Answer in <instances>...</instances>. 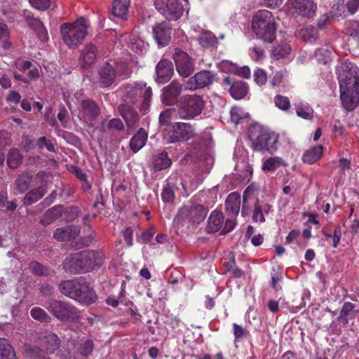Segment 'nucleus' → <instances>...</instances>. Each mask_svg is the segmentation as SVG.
I'll return each mask as SVG.
<instances>
[{
    "mask_svg": "<svg viewBox=\"0 0 359 359\" xmlns=\"http://www.w3.org/2000/svg\"><path fill=\"white\" fill-rule=\"evenodd\" d=\"M100 81L103 86H109L112 84L116 77L129 75L128 66L126 62H120L113 67L109 63H105L100 70Z\"/></svg>",
    "mask_w": 359,
    "mask_h": 359,
    "instance_id": "obj_12",
    "label": "nucleus"
},
{
    "mask_svg": "<svg viewBox=\"0 0 359 359\" xmlns=\"http://www.w3.org/2000/svg\"><path fill=\"white\" fill-rule=\"evenodd\" d=\"M148 44L139 36L133 34L130 37L129 47L137 54L144 53Z\"/></svg>",
    "mask_w": 359,
    "mask_h": 359,
    "instance_id": "obj_36",
    "label": "nucleus"
},
{
    "mask_svg": "<svg viewBox=\"0 0 359 359\" xmlns=\"http://www.w3.org/2000/svg\"><path fill=\"white\" fill-rule=\"evenodd\" d=\"M340 98L344 108L347 111L354 110L359 104V79L353 83H347L341 78L339 83Z\"/></svg>",
    "mask_w": 359,
    "mask_h": 359,
    "instance_id": "obj_9",
    "label": "nucleus"
},
{
    "mask_svg": "<svg viewBox=\"0 0 359 359\" xmlns=\"http://www.w3.org/2000/svg\"><path fill=\"white\" fill-rule=\"evenodd\" d=\"M332 53V48L325 45L316 50L315 57L318 62L327 64L331 60Z\"/></svg>",
    "mask_w": 359,
    "mask_h": 359,
    "instance_id": "obj_39",
    "label": "nucleus"
},
{
    "mask_svg": "<svg viewBox=\"0 0 359 359\" xmlns=\"http://www.w3.org/2000/svg\"><path fill=\"white\" fill-rule=\"evenodd\" d=\"M226 211L233 217H236L240 209V196L236 193H231L226 199Z\"/></svg>",
    "mask_w": 359,
    "mask_h": 359,
    "instance_id": "obj_30",
    "label": "nucleus"
},
{
    "mask_svg": "<svg viewBox=\"0 0 359 359\" xmlns=\"http://www.w3.org/2000/svg\"><path fill=\"white\" fill-rule=\"evenodd\" d=\"M89 25L81 17L71 23H63L60 27L62 41L70 48H77L88 34Z\"/></svg>",
    "mask_w": 359,
    "mask_h": 359,
    "instance_id": "obj_6",
    "label": "nucleus"
},
{
    "mask_svg": "<svg viewBox=\"0 0 359 359\" xmlns=\"http://www.w3.org/2000/svg\"><path fill=\"white\" fill-rule=\"evenodd\" d=\"M31 5L39 11H45L49 8L50 0H29Z\"/></svg>",
    "mask_w": 359,
    "mask_h": 359,
    "instance_id": "obj_57",
    "label": "nucleus"
},
{
    "mask_svg": "<svg viewBox=\"0 0 359 359\" xmlns=\"http://www.w3.org/2000/svg\"><path fill=\"white\" fill-rule=\"evenodd\" d=\"M44 119L50 126L55 127L57 125V121L54 117L52 107H48L46 109Z\"/></svg>",
    "mask_w": 359,
    "mask_h": 359,
    "instance_id": "obj_61",
    "label": "nucleus"
},
{
    "mask_svg": "<svg viewBox=\"0 0 359 359\" xmlns=\"http://www.w3.org/2000/svg\"><path fill=\"white\" fill-rule=\"evenodd\" d=\"M31 316L40 322H49L50 318L47 313L40 307H34L30 310Z\"/></svg>",
    "mask_w": 359,
    "mask_h": 359,
    "instance_id": "obj_47",
    "label": "nucleus"
},
{
    "mask_svg": "<svg viewBox=\"0 0 359 359\" xmlns=\"http://www.w3.org/2000/svg\"><path fill=\"white\" fill-rule=\"evenodd\" d=\"M156 79L158 83H165L169 81L173 74L172 63L167 60H161L156 67Z\"/></svg>",
    "mask_w": 359,
    "mask_h": 359,
    "instance_id": "obj_20",
    "label": "nucleus"
},
{
    "mask_svg": "<svg viewBox=\"0 0 359 359\" xmlns=\"http://www.w3.org/2000/svg\"><path fill=\"white\" fill-rule=\"evenodd\" d=\"M15 185L20 193L25 192L30 186L34 187V177L29 172H23L16 179Z\"/></svg>",
    "mask_w": 359,
    "mask_h": 359,
    "instance_id": "obj_32",
    "label": "nucleus"
},
{
    "mask_svg": "<svg viewBox=\"0 0 359 359\" xmlns=\"http://www.w3.org/2000/svg\"><path fill=\"white\" fill-rule=\"evenodd\" d=\"M40 347L26 344L25 355L29 359H48V354L53 353L59 346V339L55 334L45 332L39 337Z\"/></svg>",
    "mask_w": 359,
    "mask_h": 359,
    "instance_id": "obj_7",
    "label": "nucleus"
},
{
    "mask_svg": "<svg viewBox=\"0 0 359 359\" xmlns=\"http://www.w3.org/2000/svg\"><path fill=\"white\" fill-rule=\"evenodd\" d=\"M354 309V305L351 302H345L340 311L339 318L346 321L348 313Z\"/></svg>",
    "mask_w": 359,
    "mask_h": 359,
    "instance_id": "obj_60",
    "label": "nucleus"
},
{
    "mask_svg": "<svg viewBox=\"0 0 359 359\" xmlns=\"http://www.w3.org/2000/svg\"><path fill=\"white\" fill-rule=\"evenodd\" d=\"M153 35L158 46H165L170 40L171 27L166 22L158 24L153 28Z\"/></svg>",
    "mask_w": 359,
    "mask_h": 359,
    "instance_id": "obj_18",
    "label": "nucleus"
},
{
    "mask_svg": "<svg viewBox=\"0 0 359 359\" xmlns=\"http://www.w3.org/2000/svg\"><path fill=\"white\" fill-rule=\"evenodd\" d=\"M272 211V206L266 203H260L258 199L254 203L252 219L254 222L263 223L265 216Z\"/></svg>",
    "mask_w": 359,
    "mask_h": 359,
    "instance_id": "obj_22",
    "label": "nucleus"
},
{
    "mask_svg": "<svg viewBox=\"0 0 359 359\" xmlns=\"http://www.w3.org/2000/svg\"><path fill=\"white\" fill-rule=\"evenodd\" d=\"M31 271L37 276H46L48 274V269L38 262H32L29 264Z\"/></svg>",
    "mask_w": 359,
    "mask_h": 359,
    "instance_id": "obj_55",
    "label": "nucleus"
},
{
    "mask_svg": "<svg viewBox=\"0 0 359 359\" xmlns=\"http://www.w3.org/2000/svg\"><path fill=\"white\" fill-rule=\"evenodd\" d=\"M231 119L235 124H238L243 119H248L250 118V115L248 112H245L243 109L238 107H233L231 108Z\"/></svg>",
    "mask_w": 359,
    "mask_h": 359,
    "instance_id": "obj_45",
    "label": "nucleus"
},
{
    "mask_svg": "<svg viewBox=\"0 0 359 359\" xmlns=\"http://www.w3.org/2000/svg\"><path fill=\"white\" fill-rule=\"evenodd\" d=\"M229 93L236 100L243 98L248 93V87L243 81H236L231 85Z\"/></svg>",
    "mask_w": 359,
    "mask_h": 359,
    "instance_id": "obj_38",
    "label": "nucleus"
},
{
    "mask_svg": "<svg viewBox=\"0 0 359 359\" xmlns=\"http://www.w3.org/2000/svg\"><path fill=\"white\" fill-rule=\"evenodd\" d=\"M50 180V172L39 171L34 177V187H36L26 194L23 200L24 204L29 205L40 200L45 195Z\"/></svg>",
    "mask_w": 359,
    "mask_h": 359,
    "instance_id": "obj_11",
    "label": "nucleus"
},
{
    "mask_svg": "<svg viewBox=\"0 0 359 359\" xmlns=\"http://www.w3.org/2000/svg\"><path fill=\"white\" fill-rule=\"evenodd\" d=\"M21 95L19 93L15 90H12L9 93L6 97L8 102L18 104L20 102Z\"/></svg>",
    "mask_w": 359,
    "mask_h": 359,
    "instance_id": "obj_64",
    "label": "nucleus"
},
{
    "mask_svg": "<svg viewBox=\"0 0 359 359\" xmlns=\"http://www.w3.org/2000/svg\"><path fill=\"white\" fill-rule=\"evenodd\" d=\"M104 255L102 251L84 250L67 257L63 264L64 269L72 273H83L99 268L103 263Z\"/></svg>",
    "mask_w": 359,
    "mask_h": 359,
    "instance_id": "obj_1",
    "label": "nucleus"
},
{
    "mask_svg": "<svg viewBox=\"0 0 359 359\" xmlns=\"http://www.w3.org/2000/svg\"><path fill=\"white\" fill-rule=\"evenodd\" d=\"M22 156L18 149H12L7 156V164L11 168H16L21 163Z\"/></svg>",
    "mask_w": 359,
    "mask_h": 359,
    "instance_id": "obj_43",
    "label": "nucleus"
},
{
    "mask_svg": "<svg viewBox=\"0 0 359 359\" xmlns=\"http://www.w3.org/2000/svg\"><path fill=\"white\" fill-rule=\"evenodd\" d=\"M205 107L203 98L197 95H185L180 98L179 116L184 119L194 118L201 114Z\"/></svg>",
    "mask_w": 359,
    "mask_h": 359,
    "instance_id": "obj_10",
    "label": "nucleus"
},
{
    "mask_svg": "<svg viewBox=\"0 0 359 359\" xmlns=\"http://www.w3.org/2000/svg\"><path fill=\"white\" fill-rule=\"evenodd\" d=\"M236 226L235 217L231 216V218H228L226 221H224L223 226L222 228V232L226 233L231 231Z\"/></svg>",
    "mask_w": 359,
    "mask_h": 359,
    "instance_id": "obj_59",
    "label": "nucleus"
},
{
    "mask_svg": "<svg viewBox=\"0 0 359 359\" xmlns=\"http://www.w3.org/2000/svg\"><path fill=\"white\" fill-rule=\"evenodd\" d=\"M174 189L175 187L172 183L168 182L166 184L161 194V198L164 202L169 203L172 202L174 200Z\"/></svg>",
    "mask_w": 359,
    "mask_h": 359,
    "instance_id": "obj_49",
    "label": "nucleus"
},
{
    "mask_svg": "<svg viewBox=\"0 0 359 359\" xmlns=\"http://www.w3.org/2000/svg\"><path fill=\"white\" fill-rule=\"evenodd\" d=\"M79 233V229L75 226H67L57 229L53 238L59 241H69L75 238Z\"/></svg>",
    "mask_w": 359,
    "mask_h": 359,
    "instance_id": "obj_24",
    "label": "nucleus"
},
{
    "mask_svg": "<svg viewBox=\"0 0 359 359\" xmlns=\"http://www.w3.org/2000/svg\"><path fill=\"white\" fill-rule=\"evenodd\" d=\"M287 5L292 14L305 18H312L317 10L314 0H287Z\"/></svg>",
    "mask_w": 359,
    "mask_h": 359,
    "instance_id": "obj_15",
    "label": "nucleus"
},
{
    "mask_svg": "<svg viewBox=\"0 0 359 359\" xmlns=\"http://www.w3.org/2000/svg\"><path fill=\"white\" fill-rule=\"evenodd\" d=\"M59 290L65 296L85 305H90L97 299L94 290L81 277L62 281L59 285Z\"/></svg>",
    "mask_w": 359,
    "mask_h": 359,
    "instance_id": "obj_2",
    "label": "nucleus"
},
{
    "mask_svg": "<svg viewBox=\"0 0 359 359\" xmlns=\"http://www.w3.org/2000/svg\"><path fill=\"white\" fill-rule=\"evenodd\" d=\"M232 327L234 336V342L243 340L248 334V331L237 323H233Z\"/></svg>",
    "mask_w": 359,
    "mask_h": 359,
    "instance_id": "obj_50",
    "label": "nucleus"
},
{
    "mask_svg": "<svg viewBox=\"0 0 359 359\" xmlns=\"http://www.w3.org/2000/svg\"><path fill=\"white\" fill-rule=\"evenodd\" d=\"M177 117V112L174 108H170L161 113L159 123L161 126H169L168 123L172 118Z\"/></svg>",
    "mask_w": 359,
    "mask_h": 359,
    "instance_id": "obj_48",
    "label": "nucleus"
},
{
    "mask_svg": "<svg viewBox=\"0 0 359 359\" xmlns=\"http://www.w3.org/2000/svg\"><path fill=\"white\" fill-rule=\"evenodd\" d=\"M26 20L29 25L37 31H42L44 29L43 24L39 18H34L30 13L26 15Z\"/></svg>",
    "mask_w": 359,
    "mask_h": 359,
    "instance_id": "obj_54",
    "label": "nucleus"
},
{
    "mask_svg": "<svg viewBox=\"0 0 359 359\" xmlns=\"http://www.w3.org/2000/svg\"><path fill=\"white\" fill-rule=\"evenodd\" d=\"M281 283H282V277H281V271L279 266L273 267L271 272V287L276 290L279 291L281 290Z\"/></svg>",
    "mask_w": 359,
    "mask_h": 359,
    "instance_id": "obj_46",
    "label": "nucleus"
},
{
    "mask_svg": "<svg viewBox=\"0 0 359 359\" xmlns=\"http://www.w3.org/2000/svg\"><path fill=\"white\" fill-rule=\"evenodd\" d=\"M358 74L359 69L355 64L350 62H345L341 64L337 68L339 83H341V78L348 81L349 78L351 79L352 76L358 75Z\"/></svg>",
    "mask_w": 359,
    "mask_h": 359,
    "instance_id": "obj_23",
    "label": "nucleus"
},
{
    "mask_svg": "<svg viewBox=\"0 0 359 359\" xmlns=\"http://www.w3.org/2000/svg\"><path fill=\"white\" fill-rule=\"evenodd\" d=\"M147 138L148 135L144 129L140 128L130 141V149L135 153L139 151L145 145Z\"/></svg>",
    "mask_w": 359,
    "mask_h": 359,
    "instance_id": "obj_26",
    "label": "nucleus"
},
{
    "mask_svg": "<svg viewBox=\"0 0 359 359\" xmlns=\"http://www.w3.org/2000/svg\"><path fill=\"white\" fill-rule=\"evenodd\" d=\"M195 135L192 126L187 123L177 122L168 126L163 132V140L167 143L184 142Z\"/></svg>",
    "mask_w": 359,
    "mask_h": 359,
    "instance_id": "obj_8",
    "label": "nucleus"
},
{
    "mask_svg": "<svg viewBox=\"0 0 359 359\" xmlns=\"http://www.w3.org/2000/svg\"><path fill=\"white\" fill-rule=\"evenodd\" d=\"M323 152V147L316 145L308 149L303 155L302 160L304 163L313 164L316 162Z\"/></svg>",
    "mask_w": 359,
    "mask_h": 359,
    "instance_id": "obj_31",
    "label": "nucleus"
},
{
    "mask_svg": "<svg viewBox=\"0 0 359 359\" xmlns=\"http://www.w3.org/2000/svg\"><path fill=\"white\" fill-rule=\"evenodd\" d=\"M100 109L94 101L91 100H83L81 103L80 119L91 121L98 116Z\"/></svg>",
    "mask_w": 359,
    "mask_h": 359,
    "instance_id": "obj_21",
    "label": "nucleus"
},
{
    "mask_svg": "<svg viewBox=\"0 0 359 359\" xmlns=\"http://www.w3.org/2000/svg\"><path fill=\"white\" fill-rule=\"evenodd\" d=\"M43 306L57 319L73 320L78 317L76 309L70 304L58 300L50 299Z\"/></svg>",
    "mask_w": 359,
    "mask_h": 359,
    "instance_id": "obj_13",
    "label": "nucleus"
},
{
    "mask_svg": "<svg viewBox=\"0 0 359 359\" xmlns=\"http://www.w3.org/2000/svg\"><path fill=\"white\" fill-rule=\"evenodd\" d=\"M276 106L281 110L286 111L290 107L289 99L283 95H277L274 97Z\"/></svg>",
    "mask_w": 359,
    "mask_h": 359,
    "instance_id": "obj_52",
    "label": "nucleus"
},
{
    "mask_svg": "<svg viewBox=\"0 0 359 359\" xmlns=\"http://www.w3.org/2000/svg\"><path fill=\"white\" fill-rule=\"evenodd\" d=\"M9 35L8 26L2 20H0V41L4 40L3 47L5 49H8L11 46V43L7 41Z\"/></svg>",
    "mask_w": 359,
    "mask_h": 359,
    "instance_id": "obj_51",
    "label": "nucleus"
},
{
    "mask_svg": "<svg viewBox=\"0 0 359 359\" xmlns=\"http://www.w3.org/2000/svg\"><path fill=\"white\" fill-rule=\"evenodd\" d=\"M249 54L251 59L255 61L262 60L264 57V50L257 46L250 48Z\"/></svg>",
    "mask_w": 359,
    "mask_h": 359,
    "instance_id": "obj_58",
    "label": "nucleus"
},
{
    "mask_svg": "<svg viewBox=\"0 0 359 359\" xmlns=\"http://www.w3.org/2000/svg\"><path fill=\"white\" fill-rule=\"evenodd\" d=\"M65 208L62 205H55L48 210L43 215L41 222L43 225H48L53 221L62 217Z\"/></svg>",
    "mask_w": 359,
    "mask_h": 359,
    "instance_id": "obj_33",
    "label": "nucleus"
},
{
    "mask_svg": "<svg viewBox=\"0 0 359 359\" xmlns=\"http://www.w3.org/2000/svg\"><path fill=\"white\" fill-rule=\"evenodd\" d=\"M96 46L91 43L84 47L80 57V62L83 67H88L94 62L96 57Z\"/></svg>",
    "mask_w": 359,
    "mask_h": 359,
    "instance_id": "obj_25",
    "label": "nucleus"
},
{
    "mask_svg": "<svg viewBox=\"0 0 359 359\" xmlns=\"http://www.w3.org/2000/svg\"><path fill=\"white\" fill-rule=\"evenodd\" d=\"M107 127L109 129L121 130L123 128V124L119 118H112L107 123Z\"/></svg>",
    "mask_w": 359,
    "mask_h": 359,
    "instance_id": "obj_63",
    "label": "nucleus"
},
{
    "mask_svg": "<svg viewBox=\"0 0 359 359\" xmlns=\"http://www.w3.org/2000/svg\"><path fill=\"white\" fill-rule=\"evenodd\" d=\"M130 0H114L112 7V15L123 19L128 13Z\"/></svg>",
    "mask_w": 359,
    "mask_h": 359,
    "instance_id": "obj_34",
    "label": "nucleus"
},
{
    "mask_svg": "<svg viewBox=\"0 0 359 359\" xmlns=\"http://www.w3.org/2000/svg\"><path fill=\"white\" fill-rule=\"evenodd\" d=\"M172 57L176 69L181 76L186 78L193 73L194 71V61L187 53L176 48Z\"/></svg>",
    "mask_w": 359,
    "mask_h": 359,
    "instance_id": "obj_16",
    "label": "nucleus"
},
{
    "mask_svg": "<svg viewBox=\"0 0 359 359\" xmlns=\"http://www.w3.org/2000/svg\"><path fill=\"white\" fill-rule=\"evenodd\" d=\"M121 116L128 127L134 126L139 119L136 111L129 107H125L122 109Z\"/></svg>",
    "mask_w": 359,
    "mask_h": 359,
    "instance_id": "obj_41",
    "label": "nucleus"
},
{
    "mask_svg": "<svg viewBox=\"0 0 359 359\" xmlns=\"http://www.w3.org/2000/svg\"><path fill=\"white\" fill-rule=\"evenodd\" d=\"M254 81L259 86L264 85L267 80L266 73L261 69H257L254 72Z\"/></svg>",
    "mask_w": 359,
    "mask_h": 359,
    "instance_id": "obj_56",
    "label": "nucleus"
},
{
    "mask_svg": "<svg viewBox=\"0 0 359 359\" xmlns=\"http://www.w3.org/2000/svg\"><path fill=\"white\" fill-rule=\"evenodd\" d=\"M318 32L316 29L311 26L307 25L299 30V36L306 42L313 43L317 39Z\"/></svg>",
    "mask_w": 359,
    "mask_h": 359,
    "instance_id": "obj_42",
    "label": "nucleus"
},
{
    "mask_svg": "<svg viewBox=\"0 0 359 359\" xmlns=\"http://www.w3.org/2000/svg\"><path fill=\"white\" fill-rule=\"evenodd\" d=\"M213 77L214 74L211 72L201 71L188 79L185 88L188 90L203 88L212 83Z\"/></svg>",
    "mask_w": 359,
    "mask_h": 359,
    "instance_id": "obj_17",
    "label": "nucleus"
},
{
    "mask_svg": "<svg viewBox=\"0 0 359 359\" xmlns=\"http://www.w3.org/2000/svg\"><path fill=\"white\" fill-rule=\"evenodd\" d=\"M224 224V217L221 211L214 210L208 218L207 229L208 232L215 233L222 229Z\"/></svg>",
    "mask_w": 359,
    "mask_h": 359,
    "instance_id": "obj_27",
    "label": "nucleus"
},
{
    "mask_svg": "<svg viewBox=\"0 0 359 359\" xmlns=\"http://www.w3.org/2000/svg\"><path fill=\"white\" fill-rule=\"evenodd\" d=\"M285 165V163L282 158L279 156L269 157L264 161L262 169L264 172H272Z\"/></svg>",
    "mask_w": 359,
    "mask_h": 359,
    "instance_id": "obj_35",
    "label": "nucleus"
},
{
    "mask_svg": "<svg viewBox=\"0 0 359 359\" xmlns=\"http://www.w3.org/2000/svg\"><path fill=\"white\" fill-rule=\"evenodd\" d=\"M297 115L302 118L310 120L313 118V110L306 103H299L295 106Z\"/></svg>",
    "mask_w": 359,
    "mask_h": 359,
    "instance_id": "obj_44",
    "label": "nucleus"
},
{
    "mask_svg": "<svg viewBox=\"0 0 359 359\" xmlns=\"http://www.w3.org/2000/svg\"><path fill=\"white\" fill-rule=\"evenodd\" d=\"M198 43L205 48H215L217 46V39L208 30H203L197 36Z\"/></svg>",
    "mask_w": 359,
    "mask_h": 359,
    "instance_id": "obj_28",
    "label": "nucleus"
},
{
    "mask_svg": "<svg viewBox=\"0 0 359 359\" xmlns=\"http://www.w3.org/2000/svg\"><path fill=\"white\" fill-rule=\"evenodd\" d=\"M38 145L39 148L46 147L49 151H55V149L53 143L50 141L47 140L45 137H41L39 139Z\"/></svg>",
    "mask_w": 359,
    "mask_h": 359,
    "instance_id": "obj_62",
    "label": "nucleus"
},
{
    "mask_svg": "<svg viewBox=\"0 0 359 359\" xmlns=\"http://www.w3.org/2000/svg\"><path fill=\"white\" fill-rule=\"evenodd\" d=\"M154 6L168 20H178L184 11L178 0H155Z\"/></svg>",
    "mask_w": 359,
    "mask_h": 359,
    "instance_id": "obj_14",
    "label": "nucleus"
},
{
    "mask_svg": "<svg viewBox=\"0 0 359 359\" xmlns=\"http://www.w3.org/2000/svg\"><path fill=\"white\" fill-rule=\"evenodd\" d=\"M123 100L128 103L134 104L142 97L140 110L147 114L150 107V100L152 96V90L143 81L128 83L122 86L119 90Z\"/></svg>",
    "mask_w": 359,
    "mask_h": 359,
    "instance_id": "obj_5",
    "label": "nucleus"
},
{
    "mask_svg": "<svg viewBox=\"0 0 359 359\" xmlns=\"http://www.w3.org/2000/svg\"><path fill=\"white\" fill-rule=\"evenodd\" d=\"M0 359H17L13 346L6 339H0Z\"/></svg>",
    "mask_w": 359,
    "mask_h": 359,
    "instance_id": "obj_37",
    "label": "nucleus"
},
{
    "mask_svg": "<svg viewBox=\"0 0 359 359\" xmlns=\"http://www.w3.org/2000/svg\"><path fill=\"white\" fill-rule=\"evenodd\" d=\"M182 92V86L178 82L173 81L163 89L162 102L166 105L174 104Z\"/></svg>",
    "mask_w": 359,
    "mask_h": 359,
    "instance_id": "obj_19",
    "label": "nucleus"
},
{
    "mask_svg": "<svg viewBox=\"0 0 359 359\" xmlns=\"http://www.w3.org/2000/svg\"><path fill=\"white\" fill-rule=\"evenodd\" d=\"M93 349V342L90 339H86L82 341L79 348V352L83 356L90 355Z\"/></svg>",
    "mask_w": 359,
    "mask_h": 359,
    "instance_id": "obj_53",
    "label": "nucleus"
},
{
    "mask_svg": "<svg viewBox=\"0 0 359 359\" xmlns=\"http://www.w3.org/2000/svg\"><path fill=\"white\" fill-rule=\"evenodd\" d=\"M248 137L254 150L273 152L278 148V135L260 125L250 127Z\"/></svg>",
    "mask_w": 359,
    "mask_h": 359,
    "instance_id": "obj_3",
    "label": "nucleus"
},
{
    "mask_svg": "<svg viewBox=\"0 0 359 359\" xmlns=\"http://www.w3.org/2000/svg\"><path fill=\"white\" fill-rule=\"evenodd\" d=\"M171 164L172 161L165 151H161L153 156L152 165L156 171L166 169L169 168Z\"/></svg>",
    "mask_w": 359,
    "mask_h": 359,
    "instance_id": "obj_29",
    "label": "nucleus"
},
{
    "mask_svg": "<svg viewBox=\"0 0 359 359\" xmlns=\"http://www.w3.org/2000/svg\"><path fill=\"white\" fill-rule=\"evenodd\" d=\"M252 29L257 38L264 42H271L276 36L277 25L272 13L268 10H259L253 16Z\"/></svg>",
    "mask_w": 359,
    "mask_h": 359,
    "instance_id": "obj_4",
    "label": "nucleus"
},
{
    "mask_svg": "<svg viewBox=\"0 0 359 359\" xmlns=\"http://www.w3.org/2000/svg\"><path fill=\"white\" fill-rule=\"evenodd\" d=\"M291 51V47L287 43L283 42L275 46L271 50V57L280 60L287 57Z\"/></svg>",
    "mask_w": 359,
    "mask_h": 359,
    "instance_id": "obj_40",
    "label": "nucleus"
}]
</instances>
